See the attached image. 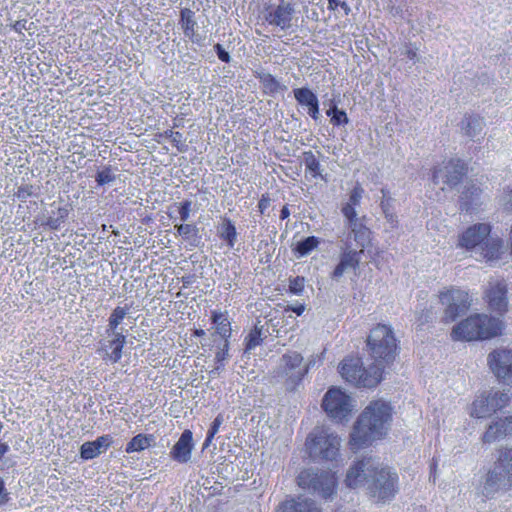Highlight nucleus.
Instances as JSON below:
<instances>
[{
    "instance_id": "1",
    "label": "nucleus",
    "mask_w": 512,
    "mask_h": 512,
    "mask_svg": "<svg viewBox=\"0 0 512 512\" xmlns=\"http://www.w3.org/2000/svg\"><path fill=\"white\" fill-rule=\"evenodd\" d=\"M345 481L350 488L364 486L372 498L382 502L392 499L398 490L397 474L371 457L352 465Z\"/></svg>"
},
{
    "instance_id": "2",
    "label": "nucleus",
    "mask_w": 512,
    "mask_h": 512,
    "mask_svg": "<svg viewBox=\"0 0 512 512\" xmlns=\"http://www.w3.org/2000/svg\"><path fill=\"white\" fill-rule=\"evenodd\" d=\"M392 421V407L383 400H375L362 411L350 435L352 449L368 446L372 441L384 437Z\"/></svg>"
},
{
    "instance_id": "3",
    "label": "nucleus",
    "mask_w": 512,
    "mask_h": 512,
    "mask_svg": "<svg viewBox=\"0 0 512 512\" xmlns=\"http://www.w3.org/2000/svg\"><path fill=\"white\" fill-rule=\"evenodd\" d=\"M502 322L499 318L485 314H476L455 325L451 332L453 340L473 341L489 339L501 333Z\"/></svg>"
},
{
    "instance_id": "4",
    "label": "nucleus",
    "mask_w": 512,
    "mask_h": 512,
    "mask_svg": "<svg viewBox=\"0 0 512 512\" xmlns=\"http://www.w3.org/2000/svg\"><path fill=\"white\" fill-rule=\"evenodd\" d=\"M367 344L370 349V354L375 360V364H380L382 369L384 368V364H389L394 360L397 343L390 326L378 324L371 330Z\"/></svg>"
},
{
    "instance_id": "5",
    "label": "nucleus",
    "mask_w": 512,
    "mask_h": 512,
    "mask_svg": "<svg viewBox=\"0 0 512 512\" xmlns=\"http://www.w3.org/2000/svg\"><path fill=\"white\" fill-rule=\"evenodd\" d=\"M512 486V449H501L499 457L485 478L483 492L490 496L499 490H507Z\"/></svg>"
},
{
    "instance_id": "6",
    "label": "nucleus",
    "mask_w": 512,
    "mask_h": 512,
    "mask_svg": "<svg viewBox=\"0 0 512 512\" xmlns=\"http://www.w3.org/2000/svg\"><path fill=\"white\" fill-rule=\"evenodd\" d=\"M340 374L349 383L358 387H375L382 379V367L374 364L369 369L362 366L358 358H349L340 364Z\"/></svg>"
},
{
    "instance_id": "7",
    "label": "nucleus",
    "mask_w": 512,
    "mask_h": 512,
    "mask_svg": "<svg viewBox=\"0 0 512 512\" xmlns=\"http://www.w3.org/2000/svg\"><path fill=\"white\" fill-rule=\"evenodd\" d=\"M307 449L312 458L333 460L339 452L340 439L327 429H315L307 439Z\"/></svg>"
},
{
    "instance_id": "8",
    "label": "nucleus",
    "mask_w": 512,
    "mask_h": 512,
    "mask_svg": "<svg viewBox=\"0 0 512 512\" xmlns=\"http://www.w3.org/2000/svg\"><path fill=\"white\" fill-rule=\"evenodd\" d=\"M297 481L303 489H308L325 499L334 493L336 486L335 476L330 471L307 469L298 475Z\"/></svg>"
},
{
    "instance_id": "9",
    "label": "nucleus",
    "mask_w": 512,
    "mask_h": 512,
    "mask_svg": "<svg viewBox=\"0 0 512 512\" xmlns=\"http://www.w3.org/2000/svg\"><path fill=\"white\" fill-rule=\"evenodd\" d=\"M440 303L444 306L442 320L445 323L454 322L464 315L471 305V299L464 290L451 288L440 292Z\"/></svg>"
},
{
    "instance_id": "10",
    "label": "nucleus",
    "mask_w": 512,
    "mask_h": 512,
    "mask_svg": "<svg viewBox=\"0 0 512 512\" xmlns=\"http://www.w3.org/2000/svg\"><path fill=\"white\" fill-rule=\"evenodd\" d=\"M322 407L330 418L342 422L352 412V398L338 388H331L323 398Z\"/></svg>"
},
{
    "instance_id": "11",
    "label": "nucleus",
    "mask_w": 512,
    "mask_h": 512,
    "mask_svg": "<svg viewBox=\"0 0 512 512\" xmlns=\"http://www.w3.org/2000/svg\"><path fill=\"white\" fill-rule=\"evenodd\" d=\"M466 171L467 168L463 161L460 159H450L434 168L433 182L435 184L442 183V190H445L446 187L454 188L461 182Z\"/></svg>"
},
{
    "instance_id": "12",
    "label": "nucleus",
    "mask_w": 512,
    "mask_h": 512,
    "mask_svg": "<svg viewBox=\"0 0 512 512\" xmlns=\"http://www.w3.org/2000/svg\"><path fill=\"white\" fill-rule=\"evenodd\" d=\"M487 362L493 374L506 384L512 383V349H496L492 351Z\"/></svg>"
},
{
    "instance_id": "13",
    "label": "nucleus",
    "mask_w": 512,
    "mask_h": 512,
    "mask_svg": "<svg viewBox=\"0 0 512 512\" xmlns=\"http://www.w3.org/2000/svg\"><path fill=\"white\" fill-rule=\"evenodd\" d=\"M339 248L341 250L339 263L331 273V278L338 281L344 273L349 270H356L360 263V256L363 252L362 249L359 251L351 247V241L349 239H340Z\"/></svg>"
},
{
    "instance_id": "14",
    "label": "nucleus",
    "mask_w": 512,
    "mask_h": 512,
    "mask_svg": "<svg viewBox=\"0 0 512 512\" xmlns=\"http://www.w3.org/2000/svg\"><path fill=\"white\" fill-rule=\"evenodd\" d=\"M303 357L296 351L284 354L279 363L280 373L287 377L293 384L302 380L305 370L302 366Z\"/></svg>"
},
{
    "instance_id": "15",
    "label": "nucleus",
    "mask_w": 512,
    "mask_h": 512,
    "mask_svg": "<svg viewBox=\"0 0 512 512\" xmlns=\"http://www.w3.org/2000/svg\"><path fill=\"white\" fill-rule=\"evenodd\" d=\"M491 228L489 224L479 223L469 227L460 237L459 245L467 249L482 246L489 237Z\"/></svg>"
},
{
    "instance_id": "16",
    "label": "nucleus",
    "mask_w": 512,
    "mask_h": 512,
    "mask_svg": "<svg viewBox=\"0 0 512 512\" xmlns=\"http://www.w3.org/2000/svg\"><path fill=\"white\" fill-rule=\"evenodd\" d=\"M510 435H512V416L503 419L500 418L492 422L483 434L481 440L485 444H490Z\"/></svg>"
},
{
    "instance_id": "17",
    "label": "nucleus",
    "mask_w": 512,
    "mask_h": 512,
    "mask_svg": "<svg viewBox=\"0 0 512 512\" xmlns=\"http://www.w3.org/2000/svg\"><path fill=\"white\" fill-rule=\"evenodd\" d=\"M293 14V6L288 2L281 1L274 10L268 12L265 19L270 25L280 27L282 30H287L291 27Z\"/></svg>"
},
{
    "instance_id": "18",
    "label": "nucleus",
    "mask_w": 512,
    "mask_h": 512,
    "mask_svg": "<svg viewBox=\"0 0 512 512\" xmlns=\"http://www.w3.org/2000/svg\"><path fill=\"white\" fill-rule=\"evenodd\" d=\"M193 449V435L190 430H185L179 440L175 443L170 451L173 460L179 463H187L191 458Z\"/></svg>"
},
{
    "instance_id": "19",
    "label": "nucleus",
    "mask_w": 512,
    "mask_h": 512,
    "mask_svg": "<svg viewBox=\"0 0 512 512\" xmlns=\"http://www.w3.org/2000/svg\"><path fill=\"white\" fill-rule=\"evenodd\" d=\"M113 443L110 435H102L96 440L81 445L80 456L84 460H91L105 452Z\"/></svg>"
},
{
    "instance_id": "20",
    "label": "nucleus",
    "mask_w": 512,
    "mask_h": 512,
    "mask_svg": "<svg viewBox=\"0 0 512 512\" xmlns=\"http://www.w3.org/2000/svg\"><path fill=\"white\" fill-rule=\"evenodd\" d=\"M179 24L183 30L184 35L188 37L192 43L201 44L203 38L196 31L198 25L195 19V13L191 9H181Z\"/></svg>"
},
{
    "instance_id": "21",
    "label": "nucleus",
    "mask_w": 512,
    "mask_h": 512,
    "mask_svg": "<svg viewBox=\"0 0 512 512\" xmlns=\"http://www.w3.org/2000/svg\"><path fill=\"white\" fill-rule=\"evenodd\" d=\"M507 288L504 283H496L486 292L489 307L499 313L506 311L507 308Z\"/></svg>"
},
{
    "instance_id": "22",
    "label": "nucleus",
    "mask_w": 512,
    "mask_h": 512,
    "mask_svg": "<svg viewBox=\"0 0 512 512\" xmlns=\"http://www.w3.org/2000/svg\"><path fill=\"white\" fill-rule=\"evenodd\" d=\"M496 412L492 403V396L489 392H484L477 396L470 407V416L478 419L487 418Z\"/></svg>"
},
{
    "instance_id": "23",
    "label": "nucleus",
    "mask_w": 512,
    "mask_h": 512,
    "mask_svg": "<svg viewBox=\"0 0 512 512\" xmlns=\"http://www.w3.org/2000/svg\"><path fill=\"white\" fill-rule=\"evenodd\" d=\"M485 125L484 118L478 115H465L460 123L462 133L472 140H479L483 136Z\"/></svg>"
},
{
    "instance_id": "24",
    "label": "nucleus",
    "mask_w": 512,
    "mask_h": 512,
    "mask_svg": "<svg viewBox=\"0 0 512 512\" xmlns=\"http://www.w3.org/2000/svg\"><path fill=\"white\" fill-rule=\"evenodd\" d=\"M293 93L297 102L302 106H307L308 114L314 120H317L320 116L317 96L310 89L305 87L294 89Z\"/></svg>"
},
{
    "instance_id": "25",
    "label": "nucleus",
    "mask_w": 512,
    "mask_h": 512,
    "mask_svg": "<svg viewBox=\"0 0 512 512\" xmlns=\"http://www.w3.org/2000/svg\"><path fill=\"white\" fill-rule=\"evenodd\" d=\"M346 227L350 230L349 234L344 237L341 236V239H349L353 236L357 245L360 249L366 246V244L370 241V229L363 223L361 218L354 219V221L346 223Z\"/></svg>"
},
{
    "instance_id": "26",
    "label": "nucleus",
    "mask_w": 512,
    "mask_h": 512,
    "mask_svg": "<svg viewBox=\"0 0 512 512\" xmlns=\"http://www.w3.org/2000/svg\"><path fill=\"white\" fill-rule=\"evenodd\" d=\"M275 512H321V509L310 499H290L281 503Z\"/></svg>"
},
{
    "instance_id": "27",
    "label": "nucleus",
    "mask_w": 512,
    "mask_h": 512,
    "mask_svg": "<svg viewBox=\"0 0 512 512\" xmlns=\"http://www.w3.org/2000/svg\"><path fill=\"white\" fill-rule=\"evenodd\" d=\"M480 194L481 190L479 187L475 185L466 187L461 195V209L469 211L474 206H476L478 204L477 200L479 199Z\"/></svg>"
},
{
    "instance_id": "28",
    "label": "nucleus",
    "mask_w": 512,
    "mask_h": 512,
    "mask_svg": "<svg viewBox=\"0 0 512 512\" xmlns=\"http://www.w3.org/2000/svg\"><path fill=\"white\" fill-rule=\"evenodd\" d=\"M177 234L184 240L189 241L191 245L196 246L199 243V229L193 224H177L174 226Z\"/></svg>"
},
{
    "instance_id": "29",
    "label": "nucleus",
    "mask_w": 512,
    "mask_h": 512,
    "mask_svg": "<svg viewBox=\"0 0 512 512\" xmlns=\"http://www.w3.org/2000/svg\"><path fill=\"white\" fill-rule=\"evenodd\" d=\"M154 441L153 435H144L138 434L133 437L128 444L126 445L125 451L127 453L140 452L148 447H150L151 443Z\"/></svg>"
},
{
    "instance_id": "30",
    "label": "nucleus",
    "mask_w": 512,
    "mask_h": 512,
    "mask_svg": "<svg viewBox=\"0 0 512 512\" xmlns=\"http://www.w3.org/2000/svg\"><path fill=\"white\" fill-rule=\"evenodd\" d=\"M212 321L216 325V332L223 339H228L231 336L230 322L223 313L214 311L212 313Z\"/></svg>"
},
{
    "instance_id": "31",
    "label": "nucleus",
    "mask_w": 512,
    "mask_h": 512,
    "mask_svg": "<svg viewBox=\"0 0 512 512\" xmlns=\"http://www.w3.org/2000/svg\"><path fill=\"white\" fill-rule=\"evenodd\" d=\"M220 237L226 241L230 248L234 247L237 240V231L233 222L228 218H224L222 222Z\"/></svg>"
},
{
    "instance_id": "32",
    "label": "nucleus",
    "mask_w": 512,
    "mask_h": 512,
    "mask_svg": "<svg viewBox=\"0 0 512 512\" xmlns=\"http://www.w3.org/2000/svg\"><path fill=\"white\" fill-rule=\"evenodd\" d=\"M502 241L498 238H487V240L484 242V247H482L484 251V256L488 260H494L497 259L500 255L501 248H502Z\"/></svg>"
},
{
    "instance_id": "33",
    "label": "nucleus",
    "mask_w": 512,
    "mask_h": 512,
    "mask_svg": "<svg viewBox=\"0 0 512 512\" xmlns=\"http://www.w3.org/2000/svg\"><path fill=\"white\" fill-rule=\"evenodd\" d=\"M130 308L128 306L120 307L117 306L111 313L109 317V324L107 333L114 332L117 330L119 324L123 321L125 316L129 313Z\"/></svg>"
},
{
    "instance_id": "34",
    "label": "nucleus",
    "mask_w": 512,
    "mask_h": 512,
    "mask_svg": "<svg viewBox=\"0 0 512 512\" xmlns=\"http://www.w3.org/2000/svg\"><path fill=\"white\" fill-rule=\"evenodd\" d=\"M108 335L113 336V341L117 342V347L113 348V351L109 354V359L116 363L118 362L122 357V349L126 342V338L122 332H119L117 330H114V332H109Z\"/></svg>"
},
{
    "instance_id": "35",
    "label": "nucleus",
    "mask_w": 512,
    "mask_h": 512,
    "mask_svg": "<svg viewBox=\"0 0 512 512\" xmlns=\"http://www.w3.org/2000/svg\"><path fill=\"white\" fill-rule=\"evenodd\" d=\"M330 117V121L335 126L346 125L349 123V118L344 110L339 109L335 104L331 105L326 112Z\"/></svg>"
},
{
    "instance_id": "36",
    "label": "nucleus",
    "mask_w": 512,
    "mask_h": 512,
    "mask_svg": "<svg viewBox=\"0 0 512 512\" xmlns=\"http://www.w3.org/2000/svg\"><path fill=\"white\" fill-rule=\"evenodd\" d=\"M320 241L317 237L315 236H309L301 241H299L296 245V248H295V251L300 255V256H306L308 255L312 250H314L315 248H317V246L319 245Z\"/></svg>"
},
{
    "instance_id": "37",
    "label": "nucleus",
    "mask_w": 512,
    "mask_h": 512,
    "mask_svg": "<svg viewBox=\"0 0 512 512\" xmlns=\"http://www.w3.org/2000/svg\"><path fill=\"white\" fill-rule=\"evenodd\" d=\"M304 165L313 177L320 176V163L312 151L304 152Z\"/></svg>"
},
{
    "instance_id": "38",
    "label": "nucleus",
    "mask_w": 512,
    "mask_h": 512,
    "mask_svg": "<svg viewBox=\"0 0 512 512\" xmlns=\"http://www.w3.org/2000/svg\"><path fill=\"white\" fill-rule=\"evenodd\" d=\"M262 340V329L255 326V328L251 330L248 336L245 338V353H248L259 346L262 343Z\"/></svg>"
},
{
    "instance_id": "39",
    "label": "nucleus",
    "mask_w": 512,
    "mask_h": 512,
    "mask_svg": "<svg viewBox=\"0 0 512 512\" xmlns=\"http://www.w3.org/2000/svg\"><path fill=\"white\" fill-rule=\"evenodd\" d=\"M95 180L98 185L103 186L114 182L116 175L111 166H106L101 171H98Z\"/></svg>"
},
{
    "instance_id": "40",
    "label": "nucleus",
    "mask_w": 512,
    "mask_h": 512,
    "mask_svg": "<svg viewBox=\"0 0 512 512\" xmlns=\"http://www.w3.org/2000/svg\"><path fill=\"white\" fill-rule=\"evenodd\" d=\"M492 396V403L495 406L496 411L504 408L510 401V395L508 392L500 391H489Z\"/></svg>"
},
{
    "instance_id": "41",
    "label": "nucleus",
    "mask_w": 512,
    "mask_h": 512,
    "mask_svg": "<svg viewBox=\"0 0 512 512\" xmlns=\"http://www.w3.org/2000/svg\"><path fill=\"white\" fill-rule=\"evenodd\" d=\"M261 82L263 83L264 87L269 89L271 92H278L279 90H283L285 88L271 74H264L261 76Z\"/></svg>"
},
{
    "instance_id": "42",
    "label": "nucleus",
    "mask_w": 512,
    "mask_h": 512,
    "mask_svg": "<svg viewBox=\"0 0 512 512\" xmlns=\"http://www.w3.org/2000/svg\"><path fill=\"white\" fill-rule=\"evenodd\" d=\"M223 423V416L221 414L217 415V417L213 420L210 429L208 430L207 437L204 442V448L208 447L214 438V436L218 433L220 426Z\"/></svg>"
},
{
    "instance_id": "43",
    "label": "nucleus",
    "mask_w": 512,
    "mask_h": 512,
    "mask_svg": "<svg viewBox=\"0 0 512 512\" xmlns=\"http://www.w3.org/2000/svg\"><path fill=\"white\" fill-rule=\"evenodd\" d=\"M305 287L304 277L297 276L290 280L289 291L295 295L302 294Z\"/></svg>"
},
{
    "instance_id": "44",
    "label": "nucleus",
    "mask_w": 512,
    "mask_h": 512,
    "mask_svg": "<svg viewBox=\"0 0 512 512\" xmlns=\"http://www.w3.org/2000/svg\"><path fill=\"white\" fill-rule=\"evenodd\" d=\"M364 190L360 186V184H357L351 191L349 196V204H352L354 206H358L360 204V201L362 199Z\"/></svg>"
},
{
    "instance_id": "45",
    "label": "nucleus",
    "mask_w": 512,
    "mask_h": 512,
    "mask_svg": "<svg viewBox=\"0 0 512 512\" xmlns=\"http://www.w3.org/2000/svg\"><path fill=\"white\" fill-rule=\"evenodd\" d=\"M341 211H342L343 216L346 219V223L352 222V221H354V219H358L359 218L357 216V213H356V210H355V206L352 205V204L346 203L342 207Z\"/></svg>"
},
{
    "instance_id": "46",
    "label": "nucleus",
    "mask_w": 512,
    "mask_h": 512,
    "mask_svg": "<svg viewBox=\"0 0 512 512\" xmlns=\"http://www.w3.org/2000/svg\"><path fill=\"white\" fill-rule=\"evenodd\" d=\"M170 140L179 152L186 151L187 145L185 143V139H184L182 133L175 131L174 135L172 136V138Z\"/></svg>"
},
{
    "instance_id": "47",
    "label": "nucleus",
    "mask_w": 512,
    "mask_h": 512,
    "mask_svg": "<svg viewBox=\"0 0 512 512\" xmlns=\"http://www.w3.org/2000/svg\"><path fill=\"white\" fill-rule=\"evenodd\" d=\"M192 202L189 200H185L180 203L179 206V216L181 221L185 222L190 217V210H191Z\"/></svg>"
},
{
    "instance_id": "48",
    "label": "nucleus",
    "mask_w": 512,
    "mask_h": 512,
    "mask_svg": "<svg viewBox=\"0 0 512 512\" xmlns=\"http://www.w3.org/2000/svg\"><path fill=\"white\" fill-rule=\"evenodd\" d=\"M229 342L228 339H224L223 347L219 349L216 353L215 359L218 363H221L227 359H229Z\"/></svg>"
},
{
    "instance_id": "49",
    "label": "nucleus",
    "mask_w": 512,
    "mask_h": 512,
    "mask_svg": "<svg viewBox=\"0 0 512 512\" xmlns=\"http://www.w3.org/2000/svg\"><path fill=\"white\" fill-rule=\"evenodd\" d=\"M328 1V9L335 11L338 7H341L345 14L348 15L351 11L349 5L346 2H342L339 0H327Z\"/></svg>"
},
{
    "instance_id": "50",
    "label": "nucleus",
    "mask_w": 512,
    "mask_h": 512,
    "mask_svg": "<svg viewBox=\"0 0 512 512\" xmlns=\"http://www.w3.org/2000/svg\"><path fill=\"white\" fill-rule=\"evenodd\" d=\"M215 48V51H216V54L218 56V58L222 61V62H225V63H229L230 60H231V57L229 55V53L223 48V46L221 44H216L214 46Z\"/></svg>"
},
{
    "instance_id": "51",
    "label": "nucleus",
    "mask_w": 512,
    "mask_h": 512,
    "mask_svg": "<svg viewBox=\"0 0 512 512\" xmlns=\"http://www.w3.org/2000/svg\"><path fill=\"white\" fill-rule=\"evenodd\" d=\"M501 203L505 210L512 212V189L502 195Z\"/></svg>"
},
{
    "instance_id": "52",
    "label": "nucleus",
    "mask_w": 512,
    "mask_h": 512,
    "mask_svg": "<svg viewBox=\"0 0 512 512\" xmlns=\"http://www.w3.org/2000/svg\"><path fill=\"white\" fill-rule=\"evenodd\" d=\"M9 501V493L5 489V484L0 477V505L6 504Z\"/></svg>"
},
{
    "instance_id": "53",
    "label": "nucleus",
    "mask_w": 512,
    "mask_h": 512,
    "mask_svg": "<svg viewBox=\"0 0 512 512\" xmlns=\"http://www.w3.org/2000/svg\"><path fill=\"white\" fill-rule=\"evenodd\" d=\"M417 48L416 47H413V46H406L405 48V51H404V55L410 59V60H414V61H418V55H417Z\"/></svg>"
},
{
    "instance_id": "54",
    "label": "nucleus",
    "mask_w": 512,
    "mask_h": 512,
    "mask_svg": "<svg viewBox=\"0 0 512 512\" xmlns=\"http://www.w3.org/2000/svg\"><path fill=\"white\" fill-rule=\"evenodd\" d=\"M270 205V198L267 195H262L261 199L258 202V208L260 213H264V211Z\"/></svg>"
},
{
    "instance_id": "55",
    "label": "nucleus",
    "mask_w": 512,
    "mask_h": 512,
    "mask_svg": "<svg viewBox=\"0 0 512 512\" xmlns=\"http://www.w3.org/2000/svg\"><path fill=\"white\" fill-rule=\"evenodd\" d=\"M319 362H321L320 356H312L311 359H309V361L307 362V364L303 367V370H305V374Z\"/></svg>"
},
{
    "instance_id": "56",
    "label": "nucleus",
    "mask_w": 512,
    "mask_h": 512,
    "mask_svg": "<svg viewBox=\"0 0 512 512\" xmlns=\"http://www.w3.org/2000/svg\"><path fill=\"white\" fill-rule=\"evenodd\" d=\"M387 222L389 223L390 225V228H396L397 225H398V220H397V217L395 216V214L392 212V213H387V215L385 216Z\"/></svg>"
},
{
    "instance_id": "57",
    "label": "nucleus",
    "mask_w": 512,
    "mask_h": 512,
    "mask_svg": "<svg viewBox=\"0 0 512 512\" xmlns=\"http://www.w3.org/2000/svg\"><path fill=\"white\" fill-rule=\"evenodd\" d=\"M380 205H381V209H382V211H383L385 216L387 215V213H392L388 200L381 201Z\"/></svg>"
},
{
    "instance_id": "58",
    "label": "nucleus",
    "mask_w": 512,
    "mask_h": 512,
    "mask_svg": "<svg viewBox=\"0 0 512 512\" xmlns=\"http://www.w3.org/2000/svg\"><path fill=\"white\" fill-rule=\"evenodd\" d=\"M431 312L427 311L426 313H423L421 314V316L419 317V321L421 324H424L426 322H428L430 319H431Z\"/></svg>"
},
{
    "instance_id": "59",
    "label": "nucleus",
    "mask_w": 512,
    "mask_h": 512,
    "mask_svg": "<svg viewBox=\"0 0 512 512\" xmlns=\"http://www.w3.org/2000/svg\"><path fill=\"white\" fill-rule=\"evenodd\" d=\"M290 216V211H289V208L287 206H284L282 209H281V212H280V218L282 220L288 218Z\"/></svg>"
},
{
    "instance_id": "60",
    "label": "nucleus",
    "mask_w": 512,
    "mask_h": 512,
    "mask_svg": "<svg viewBox=\"0 0 512 512\" xmlns=\"http://www.w3.org/2000/svg\"><path fill=\"white\" fill-rule=\"evenodd\" d=\"M293 312H295L297 315H301L304 312V305H298L291 308Z\"/></svg>"
},
{
    "instance_id": "61",
    "label": "nucleus",
    "mask_w": 512,
    "mask_h": 512,
    "mask_svg": "<svg viewBox=\"0 0 512 512\" xmlns=\"http://www.w3.org/2000/svg\"><path fill=\"white\" fill-rule=\"evenodd\" d=\"M174 133H175V131H173V130H166V131H164L162 136L165 138L171 139L172 136L174 135Z\"/></svg>"
},
{
    "instance_id": "62",
    "label": "nucleus",
    "mask_w": 512,
    "mask_h": 512,
    "mask_svg": "<svg viewBox=\"0 0 512 512\" xmlns=\"http://www.w3.org/2000/svg\"><path fill=\"white\" fill-rule=\"evenodd\" d=\"M195 335L200 337V336L205 335V332H204V330H202V329H200V330H196V331H195Z\"/></svg>"
},
{
    "instance_id": "63",
    "label": "nucleus",
    "mask_w": 512,
    "mask_h": 512,
    "mask_svg": "<svg viewBox=\"0 0 512 512\" xmlns=\"http://www.w3.org/2000/svg\"><path fill=\"white\" fill-rule=\"evenodd\" d=\"M56 222H57L56 220H55V221L50 220V221H49V225H50L52 228L56 229V228H57V224H56Z\"/></svg>"
},
{
    "instance_id": "64",
    "label": "nucleus",
    "mask_w": 512,
    "mask_h": 512,
    "mask_svg": "<svg viewBox=\"0 0 512 512\" xmlns=\"http://www.w3.org/2000/svg\"><path fill=\"white\" fill-rule=\"evenodd\" d=\"M110 343V348L113 350L114 347H117V342L113 341V339L109 342Z\"/></svg>"
}]
</instances>
